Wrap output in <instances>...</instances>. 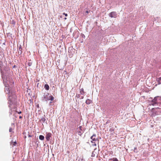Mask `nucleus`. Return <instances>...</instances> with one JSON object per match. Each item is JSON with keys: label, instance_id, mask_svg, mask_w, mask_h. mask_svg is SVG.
I'll list each match as a JSON object with an SVG mask.
<instances>
[{"label": "nucleus", "instance_id": "obj_23", "mask_svg": "<svg viewBox=\"0 0 161 161\" xmlns=\"http://www.w3.org/2000/svg\"><path fill=\"white\" fill-rule=\"evenodd\" d=\"M28 136H29V137H31V135H28Z\"/></svg>", "mask_w": 161, "mask_h": 161}, {"label": "nucleus", "instance_id": "obj_22", "mask_svg": "<svg viewBox=\"0 0 161 161\" xmlns=\"http://www.w3.org/2000/svg\"><path fill=\"white\" fill-rule=\"evenodd\" d=\"M22 118V116H20L19 117V119H21V118Z\"/></svg>", "mask_w": 161, "mask_h": 161}, {"label": "nucleus", "instance_id": "obj_7", "mask_svg": "<svg viewBox=\"0 0 161 161\" xmlns=\"http://www.w3.org/2000/svg\"><path fill=\"white\" fill-rule=\"evenodd\" d=\"M92 102V100H91L90 99H87L86 101V103L87 104H89Z\"/></svg>", "mask_w": 161, "mask_h": 161}, {"label": "nucleus", "instance_id": "obj_26", "mask_svg": "<svg viewBox=\"0 0 161 161\" xmlns=\"http://www.w3.org/2000/svg\"><path fill=\"white\" fill-rule=\"evenodd\" d=\"M83 98V97H82V98Z\"/></svg>", "mask_w": 161, "mask_h": 161}, {"label": "nucleus", "instance_id": "obj_1", "mask_svg": "<svg viewBox=\"0 0 161 161\" xmlns=\"http://www.w3.org/2000/svg\"><path fill=\"white\" fill-rule=\"evenodd\" d=\"M161 100V98L159 97H155L151 102H150L149 105H150L155 106L156 105H158L160 101Z\"/></svg>", "mask_w": 161, "mask_h": 161}, {"label": "nucleus", "instance_id": "obj_16", "mask_svg": "<svg viewBox=\"0 0 161 161\" xmlns=\"http://www.w3.org/2000/svg\"><path fill=\"white\" fill-rule=\"evenodd\" d=\"M63 14L65 16H66V17H67V16H68L67 14H66L65 13H63Z\"/></svg>", "mask_w": 161, "mask_h": 161}, {"label": "nucleus", "instance_id": "obj_13", "mask_svg": "<svg viewBox=\"0 0 161 161\" xmlns=\"http://www.w3.org/2000/svg\"><path fill=\"white\" fill-rule=\"evenodd\" d=\"M113 161H118V159L115 158H113L112 159Z\"/></svg>", "mask_w": 161, "mask_h": 161}, {"label": "nucleus", "instance_id": "obj_14", "mask_svg": "<svg viewBox=\"0 0 161 161\" xmlns=\"http://www.w3.org/2000/svg\"><path fill=\"white\" fill-rule=\"evenodd\" d=\"M79 129L81 131H82L83 130V128H82V127L81 126H80L79 127Z\"/></svg>", "mask_w": 161, "mask_h": 161}, {"label": "nucleus", "instance_id": "obj_11", "mask_svg": "<svg viewBox=\"0 0 161 161\" xmlns=\"http://www.w3.org/2000/svg\"><path fill=\"white\" fill-rule=\"evenodd\" d=\"M19 50L20 52V53L21 54L22 53V48L21 45H20L19 47Z\"/></svg>", "mask_w": 161, "mask_h": 161}, {"label": "nucleus", "instance_id": "obj_15", "mask_svg": "<svg viewBox=\"0 0 161 161\" xmlns=\"http://www.w3.org/2000/svg\"><path fill=\"white\" fill-rule=\"evenodd\" d=\"M12 144L13 145V146H15L16 144V142H12Z\"/></svg>", "mask_w": 161, "mask_h": 161}, {"label": "nucleus", "instance_id": "obj_4", "mask_svg": "<svg viewBox=\"0 0 161 161\" xmlns=\"http://www.w3.org/2000/svg\"><path fill=\"white\" fill-rule=\"evenodd\" d=\"M109 16L111 18H116L117 17V14L116 12H112L109 13Z\"/></svg>", "mask_w": 161, "mask_h": 161}, {"label": "nucleus", "instance_id": "obj_10", "mask_svg": "<svg viewBox=\"0 0 161 161\" xmlns=\"http://www.w3.org/2000/svg\"><path fill=\"white\" fill-rule=\"evenodd\" d=\"M39 138L41 140H43L44 139V136L42 135H40L39 136Z\"/></svg>", "mask_w": 161, "mask_h": 161}, {"label": "nucleus", "instance_id": "obj_20", "mask_svg": "<svg viewBox=\"0 0 161 161\" xmlns=\"http://www.w3.org/2000/svg\"><path fill=\"white\" fill-rule=\"evenodd\" d=\"M17 113L19 114H20L21 113V111H20L19 112H17Z\"/></svg>", "mask_w": 161, "mask_h": 161}, {"label": "nucleus", "instance_id": "obj_3", "mask_svg": "<svg viewBox=\"0 0 161 161\" xmlns=\"http://www.w3.org/2000/svg\"><path fill=\"white\" fill-rule=\"evenodd\" d=\"M44 98L46 101H53L54 99V97L52 95H46L44 97Z\"/></svg>", "mask_w": 161, "mask_h": 161}, {"label": "nucleus", "instance_id": "obj_27", "mask_svg": "<svg viewBox=\"0 0 161 161\" xmlns=\"http://www.w3.org/2000/svg\"><path fill=\"white\" fill-rule=\"evenodd\" d=\"M52 103V102H50V103Z\"/></svg>", "mask_w": 161, "mask_h": 161}, {"label": "nucleus", "instance_id": "obj_19", "mask_svg": "<svg viewBox=\"0 0 161 161\" xmlns=\"http://www.w3.org/2000/svg\"><path fill=\"white\" fill-rule=\"evenodd\" d=\"M31 63H28V65L29 66H31Z\"/></svg>", "mask_w": 161, "mask_h": 161}, {"label": "nucleus", "instance_id": "obj_12", "mask_svg": "<svg viewBox=\"0 0 161 161\" xmlns=\"http://www.w3.org/2000/svg\"><path fill=\"white\" fill-rule=\"evenodd\" d=\"M158 81L159 84H161V77L158 79Z\"/></svg>", "mask_w": 161, "mask_h": 161}, {"label": "nucleus", "instance_id": "obj_5", "mask_svg": "<svg viewBox=\"0 0 161 161\" xmlns=\"http://www.w3.org/2000/svg\"><path fill=\"white\" fill-rule=\"evenodd\" d=\"M52 134L50 133H47L46 136V138L47 141H49L50 140V138L51 137Z\"/></svg>", "mask_w": 161, "mask_h": 161}, {"label": "nucleus", "instance_id": "obj_25", "mask_svg": "<svg viewBox=\"0 0 161 161\" xmlns=\"http://www.w3.org/2000/svg\"><path fill=\"white\" fill-rule=\"evenodd\" d=\"M136 149V147L134 148V150Z\"/></svg>", "mask_w": 161, "mask_h": 161}, {"label": "nucleus", "instance_id": "obj_9", "mask_svg": "<svg viewBox=\"0 0 161 161\" xmlns=\"http://www.w3.org/2000/svg\"><path fill=\"white\" fill-rule=\"evenodd\" d=\"M80 93L82 95H84L85 94V92L84 91V89L83 88L80 89Z\"/></svg>", "mask_w": 161, "mask_h": 161}, {"label": "nucleus", "instance_id": "obj_24", "mask_svg": "<svg viewBox=\"0 0 161 161\" xmlns=\"http://www.w3.org/2000/svg\"><path fill=\"white\" fill-rule=\"evenodd\" d=\"M64 20H66V19H67V18H66V17H65V18H64Z\"/></svg>", "mask_w": 161, "mask_h": 161}, {"label": "nucleus", "instance_id": "obj_17", "mask_svg": "<svg viewBox=\"0 0 161 161\" xmlns=\"http://www.w3.org/2000/svg\"><path fill=\"white\" fill-rule=\"evenodd\" d=\"M12 131V129L11 128H10L9 129V131L10 132H11Z\"/></svg>", "mask_w": 161, "mask_h": 161}, {"label": "nucleus", "instance_id": "obj_2", "mask_svg": "<svg viewBox=\"0 0 161 161\" xmlns=\"http://www.w3.org/2000/svg\"><path fill=\"white\" fill-rule=\"evenodd\" d=\"M91 142L92 143V145L94 146H96L97 144H98L99 140L98 138L96 137V135L95 134H93L91 137Z\"/></svg>", "mask_w": 161, "mask_h": 161}, {"label": "nucleus", "instance_id": "obj_18", "mask_svg": "<svg viewBox=\"0 0 161 161\" xmlns=\"http://www.w3.org/2000/svg\"><path fill=\"white\" fill-rule=\"evenodd\" d=\"M94 156H95V154L93 153V152L92 154V157H94Z\"/></svg>", "mask_w": 161, "mask_h": 161}, {"label": "nucleus", "instance_id": "obj_21", "mask_svg": "<svg viewBox=\"0 0 161 161\" xmlns=\"http://www.w3.org/2000/svg\"><path fill=\"white\" fill-rule=\"evenodd\" d=\"M86 13H87V14H88L89 13V12L88 11H86Z\"/></svg>", "mask_w": 161, "mask_h": 161}, {"label": "nucleus", "instance_id": "obj_8", "mask_svg": "<svg viewBox=\"0 0 161 161\" xmlns=\"http://www.w3.org/2000/svg\"><path fill=\"white\" fill-rule=\"evenodd\" d=\"M44 87L47 90H49V87L48 85L47 84H46L45 85Z\"/></svg>", "mask_w": 161, "mask_h": 161}, {"label": "nucleus", "instance_id": "obj_6", "mask_svg": "<svg viewBox=\"0 0 161 161\" xmlns=\"http://www.w3.org/2000/svg\"><path fill=\"white\" fill-rule=\"evenodd\" d=\"M5 92L6 93H9L10 90L9 88L8 87H6L5 89Z\"/></svg>", "mask_w": 161, "mask_h": 161}]
</instances>
